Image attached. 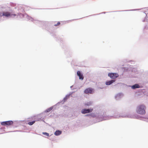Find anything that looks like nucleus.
<instances>
[{
  "instance_id": "7ed1b4c3",
  "label": "nucleus",
  "mask_w": 148,
  "mask_h": 148,
  "mask_svg": "<svg viewBox=\"0 0 148 148\" xmlns=\"http://www.w3.org/2000/svg\"><path fill=\"white\" fill-rule=\"evenodd\" d=\"M108 76L111 79H114L119 77V75L117 73H110L108 74Z\"/></svg>"
},
{
  "instance_id": "9d476101",
  "label": "nucleus",
  "mask_w": 148,
  "mask_h": 148,
  "mask_svg": "<svg viewBox=\"0 0 148 148\" xmlns=\"http://www.w3.org/2000/svg\"><path fill=\"white\" fill-rule=\"evenodd\" d=\"M62 133L61 131L59 130L56 131L55 132V135L56 136H58L60 135Z\"/></svg>"
},
{
  "instance_id": "ddd939ff",
  "label": "nucleus",
  "mask_w": 148,
  "mask_h": 148,
  "mask_svg": "<svg viewBox=\"0 0 148 148\" xmlns=\"http://www.w3.org/2000/svg\"><path fill=\"white\" fill-rule=\"evenodd\" d=\"M42 134L44 135H46V136H49V134L46 132H43Z\"/></svg>"
},
{
  "instance_id": "9b49d317",
  "label": "nucleus",
  "mask_w": 148,
  "mask_h": 148,
  "mask_svg": "<svg viewBox=\"0 0 148 148\" xmlns=\"http://www.w3.org/2000/svg\"><path fill=\"white\" fill-rule=\"evenodd\" d=\"M139 85L138 84H135L132 86V89H134L136 88H139Z\"/></svg>"
},
{
  "instance_id": "f03ea898",
  "label": "nucleus",
  "mask_w": 148,
  "mask_h": 148,
  "mask_svg": "<svg viewBox=\"0 0 148 148\" xmlns=\"http://www.w3.org/2000/svg\"><path fill=\"white\" fill-rule=\"evenodd\" d=\"M16 16L15 14H11L8 12H4L2 13V16H5L6 17H8L9 16L13 17Z\"/></svg>"
},
{
  "instance_id": "39448f33",
  "label": "nucleus",
  "mask_w": 148,
  "mask_h": 148,
  "mask_svg": "<svg viewBox=\"0 0 148 148\" xmlns=\"http://www.w3.org/2000/svg\"><path fill=\"white\" fill-rule=\"evenodd\" d=\"M93 90L91 88H88L85 89L84 92L86 94H92L93 93Z\"/></svg>"
},
{
  "instance_id": "6e6552de",
  "label": "nucleus",
  "mask_w": 148,
  "mask_h": 148,
  "mask_svg": "<svg viewBox=\"0 0 148 148\" xmlns=\"http://www.w3.org/2000/svg\"><path fill=\"white\" fill-rule=\"evenodd\" d=\"M77 74L79 77V79L83 80L84 79V77L83 76V74L81 73L80 71H77Z\"/></svg>"
},
{
  "instance_id": "20e7f679",
  "label": "nucleus",
  "mask_w": 148,
  "mask_h": 148,
  "mask_svg": "<svg viewBox=\"0 0 148 148\" xmlns=\"http://www.w3.org/2000/svg\"><path fill=\"white\" fill-rule=\"evenodd\" d=\"M13 123V122L12 121H9L2 122L1 123V125L4 126H9L12 125Z\"/></svg>"
},
{
  "instance_id": "f257e3e1",
  "label": "nucleus",
  "mask_w": 148,
  "mask_h": 148,
  "mask_svg": "<svg viewBox=\"0 0 148 148\" xmlns=\"http://www.w3.org/2000/svg\"><path fill=\"white\" fill-rule=\"evenodd\" d=\"M145 109L146 107L144 105H140L137 107L136 112L137 113L140 114H144L146 112Z\"/></svg>"
},
{
  "instance_id": "423d86ee",
  "label": "nucleus",
  "mask_w": 148,
  "mask_h": 148,
  "mask_svg": "<svg viewBox=\"0 0 148 148\" xmlns=\"http://www.w3.org/2000/svg\"><path fill=\"white\" fill-rule=\"evenodd\" d=\"M34 117H31V118H29V119H28L29 120L27 121H32L29 122L28 123V124L29 125H32L34 123H35V122L36 121L34 120L35 119L34 118Z\"/></svg>"
},
{
  "instance_id": "4468645a",
  "label": "nucleus",
  "mask_w": 148,
  "mask_h": 148,
  "mask_svg": "<svg viewBox=\"0 0 148 148\" xmlns=\"http://www.w3.org/2000/svg\"><path fill=\"white\" fill-rule=\"evenodd\" d=\"M60 24V22H58L56 24H55L54 26H57L59 25Z\"/></svg>"
},
{
  "instance_id": "2eb2a0df",
  "label": "nucleus",
  "mask_w": 148,
  "mask_h": 148,
  "mask_svg": "<svg viewBox=\"0 0 148 148\" xmlns=\"http://www.w3.org/2000/svg\"><path fill=\"white\" fill-rule=\"evenodd\" d=\"M91 104L90 103L89 104H87V105H90Z\"/></svg>"
},
{
  "instance_id": "1a4fd4ad",
  "label": "nucleus",
  "mask_w": 148,
  "mask_h": 148,
  "mask_svg": "<svg viewBox=\"0 0 148 148\" xmlns=\"http://www.w3.org/2000/svg\"><path fill=\"white\" fill-rule=\"evenodd\" d=\"M115 81V80L114 79L110 81L106 82V84L107 85H109L114 82Z\"/></svg>"
},
{
  "instance_id": "f8f14e48",
  "label": "nucleus",
  "mask_w": 148,
  "mask_h": 148,
  "mask_svg": "<svg viewBox=\"0 0 148 148\" xmlns=\"http://www.w3.org/2000/svg\"><path fill=\"white\" fill-rule=\"evenodd\" d=\"M53 108L52 107H50L48 109H47L46 110V112H49Z\"/></svg>"
},
{
  "instance_id": "0eeeda50",
  "label": "nucleus",
  "mask_w": 148,
  "mask_h": 148,
  "mask_svg": "<svg viewBox=\"0 0 148 148\" xmlns=\"http://www.w3.org/2000/svg\"><path fill=\"white\" fill-rule=\"evenodd\" d=\"M93 110V109H83L82 111L81 112L82 114H86L91 112Z\"/></svg>"
}]
</instances>
